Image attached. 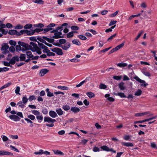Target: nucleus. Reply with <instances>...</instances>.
<instances>
[{"label": "nucleus", "instance_id": "obj_1", "mask_svg": "<svg viewBox=\"0 0 157 157\" xmlns=\"http://www.w3.org/2000/svg\"><path fill=\"white\" fill-rule=\"evenodd\" d=\"M31 48H30V50L33 52H36L37 54L40 55L41 54V49L38 47L37 44L33 42H31L30 43Z\"/></svg>", "mask_w": 157, "mask_h": 157}, {"label": "nucleus", "instance_id": "obj_2", "mask_svg": "<svg viewBox=\"0 0 157 157\" xmlns=\"http://www.w3.org/2000/svg\"><path fill=\"white\" fill-rule=\"evenodd\" d=\"M51 49L52 52L56 53L59 55H62L63 54L62 50L60 48L56 47L52 49L51 48Z\"/></svg>", "mask_w": 157, "mask_h": 157}, {"label": "nucleus", "instance_id": "obj_3", "mask_svg": "<svg viewBox=\"0 0 157 157\" xmlns=\"http://www.w3.org/2000/svg\"><path fill=\"white\" fill-rule=\"evenodd\" d=\"M134 78L139 82L142 83L141 85V86L145 87L148 85V84L146 83L144 80L140 79L137 76L134 77Z\"/></svg>", "mask_w": 157, "mask_h": 157}, {"label": "nucleus", "instance_id": "obj_4", "mask_svg": "<svg viewBox=\"0 0 157 157\" xmlns=\"http://www.w3.org/2000/svg\"><path fill=\"white\" fill-rule=\"evenodd\" d=\"M124 45V43H123L122 44L117 45L115 48H113L111 51H110L109 52V54H110L115 52H116L122 47Z\"/></svg>", "mask_w": 157, "mask_h": 157}, {"label": "nucleus", "instance_id": "obj_5", "mask_svg": "<svg viewBox=\"0 0 157 157\" xmlns=\"http://www.w3.org/2000/svg\"><path fill=\"white\" fill-rule=\"evenodd\" d=\"M71 47V44L69 42H67L64 45L60 44V47L63 50H67Z\"/></svg>", "mask_w": 157, "mask_h": 157}, {"label": "nucleus", "instance_id": "obj_6", "mask_svg": "<svg viewBox=\"0 0 157 157\" xmlns=\"http://www.w3.org/2000/svg\"><path fill=\"white\" fill-rule=\"evenodd\" d=\"M56 121L55 119H52L49 117H44V122L53 123Z\"/></svg>", "mask_w": 157, "mask_h": 157}, {"label": "nucleus", "instance_id": "obj_7", "mask_svg": "<svg viewBox=\"0 0 157 157\" xmlns=\"http://www.w3.org/2000/svg\"><path fill=\"white\" fill-rule=\"evenodd\" d=\"M19 59L18 56H16L13 57L10 60V63L11 65L14 64L16 61H19Z\"/></svg>", "mask_w": 157, "mask_h": 157}, {"label": "nucleus", "instance_id": "obj_8", "mask_svg": "<svg viewBox=\"0 0 157 157\" xmlns=\"http://www.w3.org/2000/svg\"><path fill=\"white\" fill-rule=\"evenodd\" d=\"M9 117L11 119L15 121H19L20 120V118L19 117L16 115H10Z\"/></svg>", "mask_w": 157, "mask_h": 157}, {"label": "nucleus", "instance_id": "obj_9", "mask_svg": "<svg viewBox=\"0 0 157 157\" xmlns=\"http://www.w3.org/2000/svg\"><path fill=\"white\" fill-rule=\"evenodd\" d=\"M49 71V70L47 69H41L40 72L39 74L41 76H43L45 74L47 73Z\"/></svg>", "mask_w": 157, "mask_h": 157}, {"label": "nucleus", "instance_id": "obj_10", "mask_svg": "<svg viewBox=\"0 0 157 157\" xmlns=\"http://www.w3.org/2000/svg\"><path fill=\"white\" fill-rule=\"evenodd\" d=\"M124 83L123 82H121L118 84V87L121 90H124L126 89V87L124 86Z\"/></svg>", "mask_w": 157, "mask_h": 157}, {"label": "nucleus", "instance_id": "obj_11", "mask_svg": "<svg viewBox=\"0 0 157 157\" xmlns=\"http://www.w3.org/2000/svg\"><path fill=\"white\" fill-rule=\"evenodd\" d=\"M49 115L52 118H55L57 116V114L56 112L52 110H51L49 112Z\"/></svg>", "mask_w": 157, "mask_h": 157}, {"label": "nucleus", "instance_id": "obj_12", "mask_svg": "<svg viewBox=\"0 0 157 157\" xmlns=\"http://www.w3.org/2000/svg\"><path fill=\"white\" fill-rule=\"evenodd\" d=\"M9 48V46L7 43H4L2 45L1 50H6Z\"/></svg>", "mask_w": 157, "mask_h": 157}, {"label": "nucleus", "instance_id": "obj_13", "mask_svg": "<svg viewBox=\"0 0 157 157\" xmlns=\"http://www.w3.org/2000/svg\"><path fill=\"white\" fill-rule=\"evenodd\" d=\"M52 151L55 154L60 155H64L63 153L59 150H53Z\"/></svg>", "mask_w": 157, "mask_h": 157}, {"label": "nucleus", "instance_id": "obj_14", "mask_svg": "<svg viewBox=\"0 0 157 157\" xmlns=\"http://www.w3.org/2000/svg\"><path fill=\"white\" fill-rule=\"evenodd\" d=\"M71 110L73 113H76L80 111V109L77 108L75 107H72L71 109Z\"/></svg>", "mask_w": 157, "mask_h": 157}, {"label": "nucleus", "instance_id": "obj_15", "mask_svg": "<svg viewBox=\"0 0 157 157\" xmlns=\"http://www.w3.org/2000/svg\"><path fill=\"white\" fill-rule=\"evenodd\" d=\"M121 144L122 145L126 147H132L133 146V144L131 143L122 142Z\"/></svg>", "mask_w": 157, "mask_h": 157}, {"label": "nucleus", "instance_id": "obj_16", "mask_svg": "<svg viewBox=\"0 0 157 157\" xmlns=\"http://www.w3.org/2000/svg\"><path fill=\"white\" fill-rule=\"evenodd\" d=\"M17 31L15 30H9L8 32V33L11 35H17Z\"/></svg>", "mask_w": 157, "mask_h": 157}, {"label": "nucleus", "instance_id": "obj_17", "mask_svg": "<svg viewBox=\"0 0 157 157\" xmlns=\"http://www.w3.org/2000/svg\"><path fill=\"white\" fill-rule=\"evenodd\" d=\"M56 24L53 23H50L47 26V28L48 29L49 31L52 30L53 29L52 27H54L56 25Z\"/></svg>", "mask_w": 157, "mask_h": 157}, {"label": "nucleus", "instance_id": "obj_18", "mask_svg": "<svg viewBox=\"0 0 157 157\" xmlns=\"http://www.w3.org/2000/svg\"><path fill=\"white\" fill-rule=\"evenodd\" d=\"M72 42L73 44H76V45H78V46H80L81 44L80 42L79 41V40H76V39L73 40L72 41Z\"/></svg>", "mask_w": 157, "mask_h": 157}, {"label": "nucleus", "instance_id": "obj_19", "mask_svg": "<svg viewBox=\"0 0 157 157\" xmlns=\"http://www.w3.org/2000/svg\"><path fill=\"white\" fill-rule=\"evenodd\" d=\"M127 64L126 63L121 62L117 64V66L120 67H125L127 66Z\"/></svg>", "mask_w": 157, "mask_h": 157}, {"label": "nucleus", "instance_id": "obj_20", "mask_svg": "<svg viewBox=\"0 0 157 157\" xmlns=\"http://www.w3.org/2000/svg\"><path fill=\"white\" fill-rule=\"evenodd\" d=\"M63 36H59L58 33H55L54 35L52 37V38L55 39H58L61 38H63Z\"/></svg>", "mask_w": 157, "mask_h": 157}, {"label": "nucleus", "instance_id": "obj_21", "mask_svg": "<svg viewBox=\"0 0 157 157\" xmlns=\"http://www.w3.org/2000/svg\"><path fill=\"white\" fill-rule=\"evenodd\" d=\"M86 94L90 98H94L95 96V94L91 92H87Z\"/></svg>", "mask_w": 157, "mask_h": 157}, {"label": "nucleus", "instance_id": "obj_22", "mask_svg": "<svg viewBox=\"0 0 157 157\" xmlns=\"http://www.w3.org/2000/svg\"><path fill=\"white\" fill-rule=\"evenodd\" d=\"M56 111L59 116L63 114V111L60 108L56 109Z\"/></svg>", "mask_w": 157, "mask_h": 157}, {"label": "nucleus", "instance_id": "obj_23", "mask_svg": "<svg viewBox=\"0 0 157 157\" xmlns=\"http://www.w3.org/2000/svg\"><path fill=\"white\" fill-rule=\"evenodd\" d=\"M26 55L27 56V58L29 59L31 58L34 56L30 51H28L26 52Z\"/></svg>", "mask_w": 157, "mask_h": 157}, {"label": "nucleus", "instance_id": "obj_24", "mask_svg": "<svg viewBox=\"0 0 157 157\" xmlns=\"http://www.w3.org/2000/svg\"><path fill=\"white\" fill-rule=\"evenodd\" d=\"M26 56L25 54H21L20 55L19 57L20 60L21 61H24L25 60L26 58Z\"/></svg>", "mask_w": 157, "mask_h": 157}, {"label": "nucleus", "instance_id": "obj_25", "mask_svg": "<svg viewBox=\"0 0 157 157\" xmlns=\"http://www.w3.org/2000/svg\"><path fill=\"white\" fill-rule=\"evenodd\" d=\"M33 2L36 3L43 4L44 3V2L42 0H33Z\"/></svg>", "mask_w": 157, "mask_h": 157}, {"label": "nucleus", "instance_id": "obj_26", "mask_svg": "<svg viewBox=\"0 0 157 157\" xmlns=\"http://www.w3.org/2000/svg\"><path fill=\"white\" fill-rule=\"evenodd\" d=\"M12 83L11 82H9L7 83L6 84L2 86V87L0 88V90H1L5 88L8 87Z\"/></svg>", "mask_w": 157, "mask_h": 157}, {"label": "nucleus", "instance_id": "obj_27", "mask_svg": "<svg viewBox=\"0 0 157 157\" xmlns=\"http://www.w3.org/2000/svg\"><path fill=\"white\" fill-rule=\"evenodd\" d=\"M115 94L116 95H118L120 96L121 98H125L126 97V96L123 93H118Z\"/></svg>", "mask_w": 157, "mask_h": 157}, {"label": "nucleus", "instance_id": "obj_28", "mask_svg": "<svg viewBox=\"0 0 157 157\" xmlns=\"http://www.w3.org/2000/svg\"><path fill=\"white\" fill-rule=\"evenodd\" d=\"M70 107L69 105H63L62 107V108L65 111H67L70 109Z\"/></svg>", "mask_w": 157, "mask_h": 157}, {"label": "nucleus", "instance_id": "obj_29", "mask_svg": "<svg viewBox=\"0 0 157 157\" xmlns=\"http://www.w3.org/2000/svg\"><path fill=\"white\" fill-rule=\"evenodd\" d=\"M36 118L40 122H41V121L43 120V117L41 115H39L38 116H36Z\"/></svg>", "mask_w": 157, "mask_h": 157}, {"label": "nucleus", "instance_id": "obj_30", "mask_svg": "<svg viewBox=\"0 0 157 157\" xmlns=\"http://www.w3.org/2000/svg\"><path fill=\"white\" fill-rule=\"evenodd\" d=\"M3 155H13V153L7 151L3 150Z\"/></svg>", "mask_w": 157, "mask_h": 157}, {"label": "nucleus", "instance_id": "obj_31", "mask_svg": "<svg viewBox=\"0 0 157 157\" xmlns=\"http://www.w3.org/2000/svg\"><path fill=\"white\" fill-rule=\"evenodd\" d=\"M32 113L34 115L38 116L40 115V112L36 110H33L32 111Z\"/></svg>", "mask_w": 157, "mask_h": 157}, {"label": "nucleus", "instance_id": "obj_32", "mask_svg": "<svg viewBox=\"0 0 157 157\" xmlns=\"http://www.w3.org/2000/svg\"><path fill=\"white\" fill-rule=\"evenodd\" d=\"M42 112L44 114H47L48 113V111L47 108H43L42 109Z\"/></svg>", "mask_w": 157, "mask_h": 157}, {"label": "nucleus", "instance_id": "obj_33", "mask_svg": "<svg viewBox=\"0 0 157 157\" xmlns=\"http://www.w3.org/2000/svg\"><path fill=\"white\" fill-rule=\"evenodd\" d=\"M32 27V24H28L25 25L24 27L25 29H30Z\"/></svg>", "mask_w": 157, "mask_h": 157}, {"label": "nucleus", "instance_id": "obj_34", "mask_svg": "<svg viewBox=\"0 0 157 157\" xmlns=\"http://www.w3.org/2000/svg\"><path fill=\"white\" fill-rule=\"evenodd\" d=\"M0 32H2V34L6 35L8 33V30H5L3 29L0 28Z\"/></svg>", "mask_w": 157, "mask_h": 157}, {"label": "nucleus", "instance_id": "obj_35", "mask_svg": "<svg viewBox=\"0 0 157 157\" xmlns=\"http://www.w3.org/2000/svg\"><path fill=\"white\" fill-rule=\"evenodd\" d=\"M57 88L59 89L63 90H68V88L67 87L65 86H58L57 87Z\"/></svg>", "mask_w": 157, "mask_h": 157}, {"label": "nucleus", "instance_id": "obj_36", "mask_svg": "<svg viewBox=\"0 0 157 157\" xmlns=\"http://www.w3.org/2000/svg\"><path fill=\"white\" fill-rule=\"evenodd\" d=\"M9 44L12 46H15L16 45V42L15 41L10 40L9 41Z\"/></svg>", "mask_w": 157, "mask_h": 157}, {"label": "nucleus", "instance_id": "obj_37", "mask_svg": "<svg viewBox=\"0 0 157 157\" xmlns=\"http://www.w3.org/2000/svg\"><path fill=\"white\" fill-rule=\"evenodd\" d=\"M78 37L82 40H85L87 39L86 37L83 35H78Z\"/></svg>", "mask_w": 157, "mask_h": 157}, {"label": "nucleus", "instance_id": "obj_38", "mask_svg": "<svg viewBox=\"0 0 157 157\" xmlns=\"http://www.w3.org/2000/svg\"><path fill=\"white\" fill-rule=\"evenodd\" d=\"M142 93V91L140 89L138 90L135 93V95L136 96H140L141 95Z\"/></svg>", "mask_w": 157, "mask_h": 157}, {"label": "nucleus", "instance_id": "obj_39", "mask_svg": "<svg viewBox=\"0 0 157 157\" xmlns=\"http://www.w3.org/2000/svg\"><path fill=\"white\" fill-rule=\"evenodd\" d=\"M37 39L40 42L44 43L45 45L47 44V42L41 38L40 37H38L37 38Z\"/></svg>", "mask_w": 157, "mask_h": 157}, {"label": "nucleus", "instance_id": "obj_40", "mask_svg": "<svg viewBox=\"0 0 157 157\" xmlns=\"http://www.w3.org/2000/svg\"><path fill=\"white\" fill-rule=\"evenodd\" d=\"M101 148L103 150L106 151H109V148L106 146H104L101 147Z\"/></svg>", "mask_w": 157, "mask_h": 157}, {"label": "nucleus", "instance_id": "obj_41", "mask_svg": "<svg viewBox=\"0 0 157 157\" xmlns=\"http://www.w3.org/2000/svg\"><path fill=\"white\" fill-rule=\"evenodd\" d=\"M34 154L35 155H42L44 154V151L43 150L40 149L39 150V151H36L34 152Z\"/></svg>", "mask_w": 157, "mask_h": 157}, {"label": "nucleus", "instance_id": "obj_42", "mask_svg": "<svg viewBox=\"0 0 157 157\" xmlns=\"http://www.w3.org/2000/svg\"><path fill=\"white\" fill-rule=\"evenodd\" d=\"M74 34H73V32L71 31L69 33H68L67 35V38H70L73 36Z\"/></svg>", "mask_w": 157, "mask_h": 157}, {"label": "nucleus", "instance_id": "obj_43", "mask_svg": "<svg viewBox=\"0 0 157 157\" xmlns=\"http://www.w3.org/2000/svg\"><path fill=\"white\" fill-rule=\"evenodd\" d=\"M34 26L36 27L42 28L44 27V25L42 23H39L35 25Z\"/></svg>", "mask_w": 157, "mask_h": 157}, {"label": "nucleus", "instance_id": "obj_44", "mask_svg": "<svg viewBox=\"0 0 157 157\" xmlns=\"http://www.w3.org/2000/svg\"><path fill=\"white\" fill-rule=\"evenodd\" d=\"M144 33V31H141L140 32V33H139L137 36H136V38L135 39V41L137 40L140 36L141 35L143 34Z\"/></svg>", "mask_w": 157, "mask_h": 157}, {"label": "nucleus", "instance_id": "obj_45", "mask_svg": "<svg viewBox=\"0 0 157 157\" xmlns=\"http://www.w3.org/2000/svg\"><path fill=\"white\" fill-rule=\"evenodd\" d=\"M122 78V75H120V76H114L113 77V78L114 79L116 80H120L121 79V78Z\"/></svg>", "mask_w": 157, "mask_h": 157}, {"label": "nucleus", "instance_id": "obj_46", "mask_svg": "<svg viewBox=\"0 0 157 157\" xmlns=\"http://www.w3.org/2000/svg\"><path fill=\"white\" fill-rule=\"evenodd\" d=\"M43 31V29L36 28L34 30H33L34 34L35 32L39 33Z\"/></svg>", "mask_w": 157, "mask_h": 157}, {"label": "nucleus", "instance_id": "obj_47", "mask_svg": "<svg viewBox=\"0 0 157 157\" xmlns=\"http://www.w3.org/2000/svg\"><path fill=\"white\" fill-rule=\"evenodd\" d=\"M99 87L101 89H105L107 88V86L104 84L101 83Z\"/></svg>", "mask_w": 157, "mask_h": 157}, {"label": "nucleus", "instance_id": "obj_48", "mask_svg": "<svg viewBox=\"0 0 157 157\" xmlns=\"http://www.w3.org/2000/svg\"><path fill=\"white\" fill-rule=\"evenodd\" d=\"M26 50H30V48H31V46L29 45L28 44H25V45L23 47Z\"/></svg>", "mask_w": 157, "mask_h": 157}, {"label": "nucleus", "instance_id": "obj_49", "mask_svg": "<svg viewBox=\"0 0 157 157\" xmlns=\"http://www.w3.org/2000/svg\"><path fill=\"white\" fill-rule=\"evenodd\" d=\"M23 103L22 102L20 101L17 103V105L21 108H24L25 107V105L23 104Z\"/></svg>", "mask_w": 157, "mask_h": 157}, {"label": "nucleus", "instance_id": "obj_50", "mask_svg": "<svg viewBox=\"0 0 157 157\" xmlns=\"http://www.w3.org/2000/svg\"><path fill=\"white\" fill-rule=\"evenodd\" d=\"M25 120L26 121H27V123H30L31 124V127H32L33 126V125L32 124L33 122L29 119L27 118H25Z\"/></svg>", "mask_w": 157, "mask_h": 157}, {"label": "nucleus", "instance_id": "obj_51", "mask_svg": "<svg viewBox=\"0 0 157 157\" xmlns=\"http://www.w3.org/2000/svg\"><path fill=\"white\" fill-rule=\"evenodd\" d=\"M36 99L34 95H32L29 96L28 98L29 100V101H31L33 100H35Z\"/></svg>", "mask_w": 157, "mask_h": 157}, {"label": "nucleus", "instance_id": "obj_52", "mask_svg": "<svg viewBox=\"0 0 157 157\" xmlns=\"http://www.w3.org/2000/svg\"><path fill=\"white\" fill-rule=\"evenodd\" d=\"M59 41L60 44H64L66 43V40L65 39H60L59 40Z\"/></svg>", "mask_w": 157, "mask_h": 157}, {"label": "nucleus", "instance_id": "obj_53", "mask_svg": "<svg viewBox=\"0 0 157 157\" xmlns=\"http://www.w3.org/2000/svg\"><path fill=\"white\" fill-rule=\"evenodd\" d=\"M147 121L146 119H144L142 121H135L134 122V123L135 124H137L138 123H142L143 122Z\"/></svg>", "mask_w": 157, "mask_h": 157}, {"label": "nucleus", "instance_id": "obj_54", "mask_svg": "<svg viewBox=\"0 0 157 157\" xmlns=\"http://www.w3.org/2000/svg\"><path fill=\"white\" fill-rule=\"evenodd\" d=\"M23 28V26L21 25L18 24L14 27V29H22Z\"/></svg>", "mask_w": 157, "mask_h": 157}, {"label": "nucleus", "instance_id": "obj_55", "mask_svg": "<svg viewBox=\"0 0 157 157\" xmlns=\"http://www.w3.org/2000/svg\"><path fill=\"white\" fill-rule=\"evenodd\" d=\"M118 12V10H117L114 12V13L111 14L109 16L110 17H115L117 14Z\"/></svg>", "mask_w": 157, "mask_h": 157}, {"label": "nucleus", "instance_id": "obj_56", "mask_svg": "<svg viewBox=\"0 0 157 157\" xmlns=\"http://www.w3.org/2000/svg\"><path fill=\"white\" fill-rule=\"evenodd\" d=\"M116 35H117V34H113L107 40V41H110V40H112V39H113L116 36Z\"/></svg>", "mask_w": 157, "mask_h": 157}, {"label": "nucleus", "instance_id": "obj_57", "mask_svg": "<svg viewBox=\"0 0 157 157\" xmlns=\"http://www.w3.org/2000/svg\"><path fill=\"white\" fill-rule=\"evenodd\" d=\"M22 102L24 104H25L28 101V99L26 97H24L22 98Z\"/></svg>", "mask_w": 157, "mask_h": 157}, {"label": "nucleus", "instance_id": "obj_58", "mask_svg": "<svg viewBox=\"0 0 157 157\" xmlns=\"http://www.w3.org/2000/svg\"><path fill=\"white\" fill-rule=\"evenodd\" d=\"M27 117L32 120H34L35 118V117L34 115L31 114L28 115Z\"/></svg>", "mask_w": 157, "mask_h": 157}, {"label": "nucleus", "instance_id": "obj_59", "mask_svg": "<svg viewBox=\"0 0 157 157\" xmlns=\"http://www.w3.org/2000/svg\"><path fill=\"white\" fill-rule=\"evenodd\" d=\"M38 43V45L42 49H44L45 47V46L43 44L41 43H39L38 41H37Z\"/></svg>", "mask_w": 157, "mask_h": 157}, {"label": "nucleus", "instance_id": "obj_60", "mask_svg": "<svg viewBox=\"0 0 157 157\" xmlns=\"http://www.w3.org/2000/svg\"><path fill=\"white\" fill-rule=\"evenodd\" d=\"M20 90V88L19 86H17L16 87V89L15 90V92L16 94H20L19 91Z\"/></svg>", "mask_w": 157, "mask_h": 157}, {"label": "nucleus", "instance_id": "obj_61", "mask_svg": "<svg viewBox=\"0 0 157 157\" xmlns=\"http://www.w3.org/2000/svg\"><path fill=\"white\" fill-rule=\"evenodd\" d=\"M16 49L17 51H19L21 50V47L20 45L16 46Z\"/></svg>", "mask_w": 157, "mask_h": 157}, {"label": "nucleus", "instance_id": "obj_62", "mask_svg": "<svg viewBox=\"0 0 157 157\" xmlns=\"http://www.w3.org/2000/svg\"><path fill=\"white\" fill-rule=\"evenodd\" d=\"M151 146L152 148H155L157 149L156 145L154 142H152L151 143Z\"/></svg>", "mask_w": 157, "mask_h": 157}, {"label": "nucleus", "instance_id": "obj_63", "mask_svg": "<svg viewBox=\"0 0 157 157\" xmlns=\"http://www.w3.org/2000/svg\"><path fill=\"white\" fill-rule=\"evenodd\" d=\"M71 28L72 30H77L79 29V27L76 26H72L71 27Z\"/></svg>", "mask_w": 157, "mask_h": 157}, {"label": "nucleus", "instance_id": "obj_64", "mask_svg": "<svg viewBox=\"0 0 157 157\" xmlns=\"http://www.w3.org/2000/svg\"><path fill=\"white\" fill-rule=\"evenodd\" d=\"M27 35L29 36L32 35L34 34L33 32V30L31 31L28 30L27 32Z\"/></svg>", "mask_w": 157, "mask_h": 157}]
</instances>
